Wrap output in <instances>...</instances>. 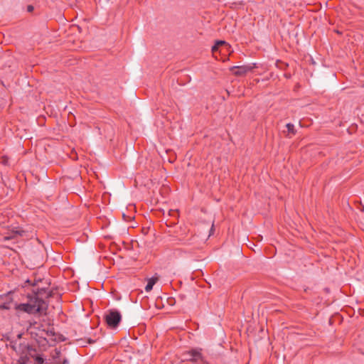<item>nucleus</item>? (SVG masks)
<instances>
[{"mask_svg":"<svg viewBox=\"0 0 364 364\" xmlns=\"http://www.w3.org/2000/svg\"><path fill=\"white\" fill-rule=\"evenodd\" d=\"M38 282H41V281H36V279H28L26 281L23 287L32 286L33 287L31 291L33 293V295L28 296L26 302L16 305L15 308L18 312H25L28 314H43L46 313L47 304L38 296L40 293V290L41 289L36 287Z\"/></svg>","mask_w":364,"mask_h":364,"instance_id":"obj_1","label":"nucleus"},{"mask_svg":"<svg viewBox=\"0 0 364 364\" xmlns=\"http://www.w3.org/2000/svg\"><path fill=\"white\" fill-rule=\"evenodd\" d=\"M232 52L231 46L224 41H218L212 47L213 57L216 60L226 61L228 55Z\"/></svg>","mask_w":364,"mask_h":364,"instance_id":"obj_2","label":"nucleus"},{"mask_svg":"<svg viewBox=\"0 0 364 364\" xmlns=\"http://www.w3.org/2000/svg\"><path fill=\"white\" fill-rule=\"evenodd\" d=\"M105 318L109 327L115 328L122 320V315L117 309H109L106 313Z\"/></svg>","mask_w":364,"mask_h":364,"instance_id":"obj_3","label":"nucleus"},{"mask_svg":"<svg viewBox=\"0 0 364 364\" xmlns=\"http://www.w3.org/2000/svg\"><path fill=\"white\" fill-rule=\"evenodd\" d=\"M184 359L188 360L191 362H200L201 363H203L201 353L196 350H193L191 351L188 352L184 355Z\"/></svg>","mask_w":364,"mask_h":364,"instance_id":"obj_4","label":"nucleus"},{"mask_svg":"<svg viewBox=\"0 0 364 364\" xmlns=\"http://www.w3.org/2000/svg\"><path fill=\"white\" fill-rule=\"evenodd\" d=\"M230 70L235 75L240 76L246 74L250 70V68L247 66H232L230 68Z\"/></svg>","mask_w":364,"mask_h":364,"instance_id":"obj_5","label":"nucleus"},{"mask_svg":"<svg viewBox=\"0 0 364 364\" xmlns=\"http://www.w3.org/2000/svg\"><path fill=\"white\" fill-rule=\"evenodd\" d=\"M23 233L24 231L21 229L12 230L9 235L4 237V239L6 240H11L16 237L17 236H23Z\"/></svg>","mask_w":364,"mask_h":364,"instance_id":"obj_6","label":"nucleus"},{"mask_svg":"<svg viewBox=\"0 0 364 364\" xmlns=\"http://www.w3.org/2000/svg\"><path fill=\"white\" fill-rule=\"evenodd\" d=\"M156 282V279L154 277L149 279L147 284L145 287V291L146 292L150 291L153 289V287L155 284Z\"/></svg>","mask_w":364,"mask_h":364,"instance_id":"obj_7","label":"nucleus"},{"mask_svg":"<svg viewBox=\"0 0 364 364\" xmlns=\"http://www.w3.org/2000/svg\"><path fill=\"white\" fill-rule=\"evenodd\" d=\"M286 127L287 129L288 135L291 134L293 136L296 134V130L293 124L288 123L287 124Z\"/></svg>","mask_w":364,"mask_h":364,"instance_id":"obj_8","label":"nucleus"},{"mask_svg":"<svg viewBox=\"0 0 364 364\" xmlns=\"http://www.w3.org/2000/svg\"><path fill=\"white\" fill-rule=\"evenodd\" d=\"M43 363L44 359L42 357L39 355L36 357L34 364H43Z\"/></svg>","mask_w":364,"mask_h":364,"instance_id":"obj_9","label":"nucleus"},{"mask_svg":"<svg viewBox=\"0 0 364 364\" xmlns=\"http://www.w3.org/2000/svg\"><path fill=\"white\" fill-rule=\"evenodd\" d=\"M168 215L171 216H177L178 213L176 210H169Z\"/></svg>","mask_w":364,"mask_h":364,"instance_id":"obj_10","label":"nucleus"},{"mask_svg":"<svg viewBox=\"0 0 364 364\" xmlns=\"http://www.w3.org/2000/svg\"><path fill=\"white\" fill-rule=\"evenodd\" d=\"M213 232H214V229H213V225L210 230L209 236L212 235L213 234Z\"/></svg>","mask_w":364,"mask_h":364,"instance_id":"obj_11","label":"nucleus"},{"mask_svg":"<svg viewBox=\"0 0 364 364\" xmlns=\"http://www.w3.org/2000/svg\"><path fill=\"white\" fill-rule=\"evenodd\" d=\"M33 7L32 6H28V11H33Z\"/></svg>","mask_w":364,"mask_h":364,"instance_id":"obj_12","label":"nucleus"},{"mask_svg":"<svg viewBox=\"0 0 364 364\" xmlns=\"http://www.w3.org/2000/svg\"><path fill=\"white\" fill-rule=\"evenodd\" d=\"M2 163H4V164H6V163H7V159H6V158H4H4L2 159Z\"/></svg>","mask_w":364,"mask_h":364,"instance_id":"obj_13","label":"nucleus"},{"mask_svg":"<svg viewBox=\"0 0 364 364\" xmlns=\"http://www.w3.org/2000/svg\"><path fill=\"white\" fill-rule=\"evenodd\" d=\"M16 364H25L23 361L22 360H18V363Z\"/></svg>","mask_w":364,"mask_h":364,"instance_id":"obj_14","label":"nucleus"},{"mask_svg":"<svg viewBox=\"0 0 364 364\" xmlns=\"http://www.w3.org/2000/svg\"><path fill=\"white\" fill-rule=\"evenodd\" d=\"M217 55H218L219 57H221L220 55H219V49H217Z\"/></svg>","mask_w":364,"mask_h":364,"instance_id":"obj_15","label":"nucleus"},{"mask_svg":"<svg viewBox=\"0 0 364 364\" xmlns=\"http://www.w3.org/2000/svg\"><path fill=\"white\" fill-rule=\"evenodd\" d=\"M68 361L66 360H64L63 364H67Z\"/></svg>","mask_w":364,"mask_h":364,"instance_id":"obj_16","label":"nucleus"}]
</instances>
